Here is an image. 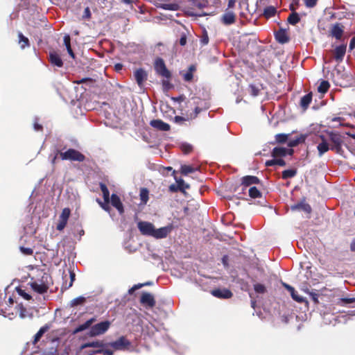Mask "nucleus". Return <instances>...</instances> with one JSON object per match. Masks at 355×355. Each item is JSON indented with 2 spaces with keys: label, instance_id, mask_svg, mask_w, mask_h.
<instances>
[{
  "label": "nucleus",
  "instance_id": "nucleus-1",
  "mask_svg": "<svg viewBox=\"0 0 355 355\" xmlns=\"http://www.w3.org/2000/svg\"><path fill=\"white\" fill-rule=\"evenodd\" d=\"M22 298V286L21 285L17 286L15 287V290L12 291V294L8 296V308L5 309V311L3 308V297L2 294L0 293V313H7L9 319L12 320L14 317V313L12 311V309L14 308L15 310V316L19 315L20 318H22V302L21 301Z\"/></svg>",
  "mask_w": 355,
  "mask_h": 355
},
{
  "label": "nucleus",
  "instance_id": "nucleus-41",
  "mask_svg": "<svg viewBox=\"0 0 355 355\" xmlns=\"http://www.w3.org/2000/svg\"><path fill=\"white\" fill-rule=\"evenodd\" d=\"M261 192L255 187H252L249 189V196L252 198L261 196Z\"/></svg>",
  "mask_w": 355,
  "mask_h": 355
},
{
  "label": "nucleus",
  "instance_id": "nucleus-24",
  "mask_svg": "<svg viewBox=\"0 0 355 355\" xmlns=\"http://www.w3.org/2000/svg\"><path fill=\"white\" fill-rule=\"evenodd\" d=\"M49 329L50 327L48 324H45L44 326L42 327L37 333L35 335L33 343H37L44 335V334L46 333Z\"/></svg>",
  "mask_w": 355,
  "mask_h": 355
},
{
  "label": "nucleus",
  "instance_id": "nucleus-48",
  "mask_svg": "<svg viewBox=\"0 0 355 355\" xmlns=\"http://www.w3.org/2000/svg\"><path fill=\"white\" fill-rule=\"evenodd\" d=\"M38 121H39V119L37 117H35L34 119V122H33V128L36 131H40V130H42V126L40 124H39Z\"/></svg>",
  "mask_w": 355,
  "mask_h": 355
},
{
  "label": "nucleus",
  "instance_id": "nucleus-9",
  "mask_svg": "<svg viewBox=\"0 0 355 355\" xmlns=\"http://www.w3.org/2000/svg\"><path fill=\"white\" fill-rule=\"evenodd\" d=\"M134 77L137 85L141 87L144 81L147 80L148 74L144 69L140 68L135 71Z\"/></svg>",
  "mask_w": 355,
  "mask_h": 355
},
{
  "label": "nucleus",
  "instance_id": "nucleus-25",
  "mask_svg": "<svg viewBox=\"0 0 355 355\" xmlns=\"http://www.w3.org/2000/svg\"><path fill=\"white\" fill-rule=\"evenodd\" d=\"M96 321V319L94 318H92L88 320H87L85 323L79 325L75 330V333H78V332H80V331H82L83 330H85L87 329H88L92 324L94 322Z\"/></svg>",
  "mask_w": 355,
  "mask_h": 355
},
{
  "label": "nucleus",
  "instance_id": "nucleus-19",
  "mask_svg": "<svg viewBox=\"0 0 355 355\" xmlns=\"http://www.w3.org/2000/svg\"><path fill=\"white\" fill-rule=\"evenodd\" d=\"M275 38L281 44L286 43L289 40L286 31L283 29H280L275 33Z\"/></svg>",
  "mask_w": 355,
  "mask_h": 355
},
{
  "label": "nucleus",
  "instance_id": "nucleus-15",
  "mask_svg": "<svg viewBox=\"0 0 355 355\" xmlns=\"http://www.w3.org/2000/svg\"><path fill=\"white\" fill-rule=\"evenodd\" d=\"M150 125L159 130L168 131L170 129V125L159 119H155L150 121Z\"/></svg>",
  "mask_w": 355,
  "mask_h": 355
},
{
  "label": "nucleus",
  "instance_id": "nucleus-30",
  "mask_svg": "<svg viewBox=\"0 0 355 355\" xmlns=\"http://www.w3.org/2000/svg\"><path fill=\"white\" fill-rule=\"evenodd\" d=\"M300 21L298 13L293 12L288 17V22L291 25H295Z\"/></svg>",
  "mask_w": 355,
  "mask_h": 355
},
{
  "label": "nucleus",
  "instance_id": "nucleus-26",
  "mask_svg": "<svg viewBox=\"0 0 355 355\" xmlns=\"http://www.w3.org/2000/svg\"><path fill=\"white\" fill-rule=\"evenodd\" d=\"M312 101L311 94L304 95L300 101V105L304 109H306Z\"/></svg>",
  "mask_w": 355,
  "mask_h": 355
},
{
  "label": "nucleus",
  "instance_id": "nucleus-17",
  "mask_svg": "<svg viewBox=\"0 0 355 355\" xmlns=\"http://www.w3.org/2000/svg\"><path fill=\"white\" fill-rule=\"evenodd\" d=\"M49 60L51 64L55 67H62L63 65V62L60 56L56 52L53 51L49 53Z\"/></svg>",
  "mask_w": 355,
  "mask_h": 355
},
{
  "label": "nucleus",
  "instance_id": "nucleus-35",
  "mask_svg": "<svg viewBox=\"0 0 355 355\" xmlns=\"http://www.w3.org/2000/svg\"><path fill=\"white\" fill-rule=\"evenodd\" d=\"M277 10L276 8L274 6H268L264 9L263 14L266 17L269 18L271 17L275 16Z\"/></svg>",
  "mask_w": 355,
  "mask_h": 355
},
{
  "label": "nucleus",
  "instance_id": "nucleus-11",
  "mask_svg": "<svg viewBox=\"0 0 355 355\" xmlns=\"http://www.w3.org/2000/svg\"><path fill=\"white\" fill-rule=\"evenodd\" d=\"M140 302L144 306L150 308L153 307L155 304L153 295L149 293H144L141 297Z\"/></svg>",
  "mask_w": 355,
  "mask_h": 355
},
{
  "label": "nucleus",
  "instance_id": "nucleus-22",
  "mask_svg": "<svg viewBox=\"0 0 355 355\" xmlns=\"http://www.w3.org/2000/svg\"><path fill=\"white\" fill-rule=\"evenodd\" d=\"M105 344L102 341H94L84 343L81 345L80 349H85L87 347H94L97 349L104 347Z\"/></svg>",
  "mask_w": 355,
  "mask_h": 355
},
{
  "label": "nucleus",
  "instance_id": "nucleus-52",
  "mask_svg": "<svg viewBox=\"0 0 355 355\" xmlns=\"http://www.w3.org/2000/svg\"><path fill=\"white\" fill-rule=\"evenodd\" d=\"M97 202H98V204L100 205V206L106 211H109L110 210V207L108 205V203H106L105 202L103 203L101 201H100L99 200H97Z\"/></svg>",
  "mask_w": 355,
  "mask_h": 355
},
{
  "label": "nucleus",
  "instance_id": "nucleus-7",
  "mask_svg": "<svg viewBox=\"0 0 355 355\" xmlns=\"http://www.w3.org/2000/svg\"><path fill=\"white\" fill-rule=\"evenodd\" d=\"M70 214L71 211L69 208H64L62 209V213L59 216L58 223L56 227L58 230L62 231L65 227Z\"/></svg>",
  "mask_w": 355,
  "mask_h": 355
},
{
  "label": "nucleus",
  "instance_id": "nucleus-6",
  "mask_svg": "<svg viewBox=\"0 0 355 355\" xmlns=\"http://www.w3.org/2000/svg\"><path fill=\"white\" fill-rule=\"evenodd\" d=\"M137 227L140 232L145 236H153L155 226L150 222L140 221L137 223Z\"/></svg>",
  "mask_w": 355,
  "mask_h": 355
},
{
  "label": "nucleus",
  "instance_id": "nucleus-59",
  "mask_svg": "<svg viewBox=\"0 0 355 355\" xmlns=\"http://www.w3.org/2000/svg\"><path fill=\"white\" fill-rule=\"evenodd\" d=\"M283 285L290 292V293H293V291H295L294 288L292 287L291 286H290L286 283H284Z\"/></svg>",
  "mask_w": 355,
  "mask_h": 355
},
{
  "label": "nucleus",
  "instance_id": "nucleus-10",
  "mask_svg": "<svg viewBox=\"0 0 355 355\" xmlns=\"http://www.w3.org/2000/svg\"><path fill=\"white\" fill-rule=\"evenodd\" d=\"M346 44H342L336 46L334 50V58L338 62H340L343 60L346 53Z\"/></svg>",
  "mask_w": 355,
  "mask_h": 355
},
{
  "label": "nucleus",
  "instance_id": "nucleus-23",
  "mask_svg": "<svg viewBox=\"0 0 355 355\" xmlns=\"http://www.w3.org/2000/svg\"><path fill=\"white\" fill-rule=\"evenodd\" d=\"M322 141L318 145V150L319 156L321 157L324 153L327 152L329 149V144L324 140V137H321Z\"/></svg>",
  "mask_w": 355,
  "mask_h": 355
},
{
  "label": "nucleus",
  "instance_id": "nucleus-46",
  "mask_svg": "<svg viewBox=\"0 0 355 355\" xmlns=\"http://www.w3.org/2000/svg\"><path fill=\"white\" fill-rule=\"evenodd\" d=\"M276 141L279 143H284L287 139V135L285 134H277L275 136Z\"/></svg>",
  "mask_w": 355,
  "mask_h": 355
},
{
  "label": "nucleus",
  "instance_id": "nucleus-28",
  "mask_svg": "<svg viewBox=\"0 0 355 355\" xmlns=\"http://www.w3.org/2000/svg\"><path fill=\"white\" fill-rule=\"evenodd\" d=\"M266 165L267 166H271L274 165H279L283 166L286 165V162L284 159L281 158H275L271 160L266 161Z\"/></svg>",
  "mask_w": 355,
  "mask_h": 355
},
{
  "label": "nucleus",
  "instance_id": "nucleus-31",
  "mask_svg": "<svg viewBox=\"0 0 355 355\" xmlns=\"http://www.w3.org/2000/svg\"><path fill=\"white\" fill-rule=\"evenodd\" d=\"M100 188H101V191L103 193V196L104 201L106 203H109V202H110V192H109L108 189L107 188L105 184H102V183L100 184Z\"/></svg>",
  "mask_w": 355,
  "mask_h": 355
},
{
  "label": "nucleus",
  "instance_id": "nucleus-45",
  "mask_svg": "<svg viewBox=\"0 0 355 355\" xmlns=\"http://www.w3.org/2000/svg\"><path fill=\"white\" fill-rule=\"evenodd\" d=\"M292 298L297 302H305V300L303 297L299 295L295 291L293 293H291Z\"/></svg>",
  "mask_w": 355,
  "mask_h": 355
},
{
  "label": "nucleus",
  "instance_id": "nucleus-61",
  "mask_svg": "<svg viewBox=\"0 0 355 355\" xmlns=\"http://www.w3.org/2000/svg\"><path fill=\"white\" fill-rule=\"evenodd\" d=\"M70 279L71 281L67 288H69L73 285V282L75 279V274L73 272H70Z\"/></svg>",
  "mask_w": 355,
  "mask_h": 355
},
{
  "label": "nucleus",
  "instance_id": "nucleus-50",
  "mask_svg": "<svg viewBox=\"0 0 355 355\" xmlns=\"http://www.w3.org/2000/svg\"><path fill=\"white\" fill-rule=\"evenodd\" d=\"M184 80L187 82H189L193 79V73L191 71H187L184 74Z\"/></svg>",
  "mask_w": 355,
  "mask_h": 355
},
{
  "label": "nucleus",
  "instance_id": "nucleus-43",
  "mask_svg": "<svg viewBox=\"0 0 355 355\" xmlns=\"http://www.w3.org/2000/svg\"><path fill=\"white\" fill-rule=\"evenodd\" d=\"M193 4L194 6L198 8H203L207 6V1L205 0H193Z\"/></svg>",
  "mask_w": 355,
  "mask_h": 355
},
{
  "label": "nucleus",
  "instance_id": "nucleus-29",
  "mask_svg": "<svg viewBox=\"0 0 355 355\" xmlns=\"http://www.w3.org/2000/svg\"><path fill=\"white\" fill-rule=\"evenodd\" d=\"M198 170V168H194L189 165H182L180 172L184 175H187L189 173H193Z\"/></svg>",
  "mask_w": 355,
  "mask_h": 355
},
{
  "label": "nucleus",
  "instance_id": "nucleus-2",
  "mask_svg": "<svg viewBox=\"0 0 355 355\" xmlns=\"http://www.w3.org/2000/svg\"><path fill=\"white\" fill-rule=\"evenodd\" d=\"M26 268L27 270H31V272L28 273V277L31 280L28 283L31 287L39 293H45L48 289V286L45 284L44 279H47L48 275L31 265ZM27 277L24 275V280Z\"/></svg>",
  "mask_w": 355,
  "mask_h": 355
},
{
  "label": "nucleus",
  "instance_id": "nucleus-32",
  "mask_svg": "<svg viewBox=\"0 0 355 355\" xmlns=\"http://www.w3.org/2000/svg\"><path fill=\"white\" fill-rule=\"evenodd\" d=\"M329 87L330 85L328 81L322 80L318 87V92L321 94H324L328 91Z\"/></svg>",
  "mask_w": 355,
  "mask_h": 355
},
{
  "label": "nucleus",
  "instance_id": "nucleus-57",
  "mask_svg": "<svg viewBox=\"0 0 355 355\" xmlns=\"http://www.w3.org/2000/svg\"><path fill=\"white\" fill-rule=\"evenodd\" d=\"M184 121H185V119L183 117L180 116H176L174 118V121L177 123H181L182 122H183Z\"/></svg>",
  "mask_w": 355,
  "mask_h": 355
},
{
  "label": "nucleus",
  "instance_id": "nucleus-58",
  "mask_svg": "<svg viewBox=\"0 0 355 355\" xmlns=\"http://www.w3.org/2000/svg\"><path fill=\"white\" fill-rule=\"evenodd\" d=\"M64 43L67 48L69 46V45H71L70 44V37L69 35H65L64 37Z\"/></svg>",
  "mask_w": 355,
  "mask_h": 355
},
{
  "label": "nucleus",
  "instance_id": "nucleus-39",
  "mask_svg": "<svg viewBox=\"0 0 355 355\" xmlns=\"http://www.w3.org/2000/svg\"><path fill=\"white\" fill-rule=\"evenodd\" d=\"M85 302V297H84L83 296H79L76 298L73 299L71 301L70 304H71V306H76L78 305L83 304Z\"/></svg>",
  "mask_w": 355,
  "mask_h": 355
},
{
  "label": "nucleus",
  "instance_id": "nucleus-49",
  "mask_svg": "<svg viewBox=\"0 0 355 355\" xmlns=\"http://www.w3.org/2000/svg\"><path fill=\"white\" fill-rule=\"evenodd\" d=\"M304 3L306 7L313 8L316 5L318 0H304Z\"/></svg>",
  "mask_w": 355,
  "mask_h": 355
},
{
  "label": "nucleus",
  "instance_id": "nucleus-37",
  "mask_svg": "<svg viewBox=\"0 0 355 355\" xmlns=\"http://www.w3.org/2000/svg\"><path fill=\"white\" fill-rule=\"evenodd\" d=\"M160 8L166 10H177L179 8V6L177 3H162L161 4Z\"/></svg>",
  "mask_w": 355,
  "mask_h": 355
},
{
  "label": "nucleus",
  "instance_id": "nucleus-51",
  "mask_svg": "<svg viewBox=\"0 0 355 355\" xmlns=\"http://www.w3.org/2000/svg\"><path fill=\"white\" fill-rule=\"evenodd\" d=\"M306 292L310 295V296L311 297V299L315 304L318 303V295L317 293H313V292H309V291H306Z\"/></svg>",
  "mask_w": 355,
  "mask_h": 355
},
{
  "label": "nucleus",
  "instance_id": "nucleus-27",
  "mask_svg": "<svg viewBox=\"0 0 355 355\" xmlns=\"http://www.w3.org/2000/svg\"><path fill=\"white\" fill-rule=\"evenodd\" d=\"M288 149L285 148L276 147L272 152V155L274 157L285 156L287 153Z\"/></svg>",
  "mask_w": 355,
  "mask_h": 355
},
{
  "label": "nucleus",
  "instance_id": "nucleus-44",
  "mask_svg": "<svg viewBox=\"0 0 355 355\" xmlns=\"http://www.w3.org/2000/svg\"><path fill=\"white\" fill-rule=\"evenodd\" d=\"M260 92V89L255 86L254 85H250L249 86V92L250 94L253 96H257L259 95V93Z\"/></svg>",
  "mask_w": 355,
  "mask_h": 355
},
{
  "label": "nucleus",
  "instance_id": "nucleus-53",
  "mask_svg": "<svg viewBox=\"0 0 355 355\" xmlns=\"http://www.w3.org/2000/svg\"><path fill=\"white\" fill-rule=\"evenodd\" d=\"M182 148L184 153H189L191 150L192 148L189 144H183Z\"/></svg>",
  "mask_w": 355,
  "mask_h": 355
},
{
  "label": "nucleus",
  "instance_id": "nucleus-60",
  "mask_svg": "<svg viewBox=\"0 0 355 355\" xmlns=\"http://www.w3.org/2000/svg\"><path fill=\"white\" fill-rule=\"evenodd\" d=\"M283 285L290 292V293H293V291H295L294 288L292 287L291 286H290L286 283H284Z\"/></svg>",
  "mask_w": 355,
  "mask_h": 355
},
{
  "label": "nucleus",
  "instance_id": "nucleus-34",
  "mask_svg": "<svg viewBox=\"0 0 355 355\" xmlns=\"http://www.w3.org/2000/svg\"><path fill=\"white\" fill-rule=\"evenodd\" d=\"M306 135H301L299 137L290 141L288 146L291 147L296 146L299 144L304 142L306 139Z\"/></svg>",
  "mask_w": 355,
  "mask_h": 355
},
{
  "label": "nucleus",
  "instance_id": "nucleus-33",
  "mask_svg": "<svg viewBox=\"0 0 355 355\" xmlns=\"http://www.w3.org/2000/svg\"><path fill=\"white\" fill-rule=\"evenodd\" d=\"M354 302V297H343L338 299L336 304L340 306H347V304L353 303Z\"/></svg>",
  "mask_w": 355,
  "mask_h": 355
},
{
  "label": "nucleus",
  "instance_id": "nucleus-14",
  "mask_svg": "<svg viewBox=\"0 0 355 355\" xmlns=\"http://www.w3.org/2000/svg\"><path fill=\"white\" fill-rule=\"evenodd\" d=\"M110 345L116 350L123 349L128 345H130V342L125 339L124 337H121L117 340L112 343Z\"/></svg>",
  "mask_w": 355,
  "mask_h": 355
},
{
  "label": "nucleus",
  "instance_id": "nucleus-62",
  "mask_svg": "<svg viewBox=\"0 0 355 355\" xmlns=\"http://www.w3.org/2000/svg\"><path fill=\"white\" fill-rule=\"evenodd\" d=\"M33 253V251L32 249L24 248V254L31 255Z\"/></svg>",
  "mask_w": 355,
  "mask_h": 355
},
{
  "label": "nucleus",
  "instance_id": "nucleus-13",
  "mask_svg": "<svg viewBox=\"0 0 355 355\" xmlns=\"http://www.w3.org/2000/svg\"><path fill=\"white\" fill-rule=\"evenodd\" d=\"M292 211L300 210L303 211L305 213L309 214L311 212V206L305 202V200H302L294 205H292L291 207Z\"/></svg>",
  "mask_w": 355,
  "mask_h": 355
},
{
  "label": "nucleus",
  "instance_id": "nucleus-55",
  "mask_svg": "<svg viewBox=\"0 0 355 355\" xmlns=\"http://www.w3.org/2000/svg\"><path fill=\"white\" fill-rule=\"evenodd\" d=\"M90 16H91V12H90L89 8L87 7L84 10V14L83 15V17L89 19L90 17Z\"/></svg>",
  "mask_w": 355,
  "mask_h": 355
},
{
  "label": "nucleus",
  "instance_id": "nucleus-63",
  "mask_svg": "<svg viewBox=\"0 0 355 355\" xmlns=\"http://www.w3.org/2000/svg\"><path fill=\"white\" fill-rule=\"evenodd\" d=\"M355 48V37H354L349 43V49L350 50H352Z\"/></svg>",
  "mask_w": 355,
  "mask_h": 355
},
{
  "label": "nucleus",
  "instance_id": "nucleus-47",
  "mask_svg": "<svg viewBox=\"0 0 355 355\" xmlns=\"http://www.w3.org/2000/svg\"><path fill=\"white\" fill-rule=\"evenodd\" d=\"M96 352H99L100 354H103V355H112L113 354V350L111 349H104L102 347L101 349H96Z\"/></svg>",
  "mask_w": 355,
  "mask_h": 355
},
{
  "label": "nucleus",
  "instance_id": "nucleus-36",
  "mask_svg": "<svg viewBox=\"0 0 355 355\" xmlns=\"http://www.w3.org/2000/svg\"><path fill=\"white\" fill-rule=\"evenodd\" d=\"M254 290L258 294H264L267 291L266 287L263 284L259 283L254 284Z\"/></svg>",
  "mask_w": 355,
  "mask_h": 355
},
{
  "label": "nucleus",
  "instance_id": "nucleus-5",
  "mask_svg": "<svg viewBox=\"0 0 355 355\" xmlns=\"http://www.w3.org/2000/svg\"><path fill=\"white\" fill-rule=\"evenodd\" d=\"M155 70L156 73L166 78H171V72L168 70L162 58H158L155 61L154 64Z\"/></svg>",
  "mask_w": 355,
  "mask_h": 355
},
{
  "label": "nucleus",
  "instance_id": "nucleus-16",
  "mask_svg": "<svg viewBox=\"0 0 355 355\" xmlns=\"http://www.w3.org/2000/svg\"><path fill=\"white\" fill-rule=\"evenodd\" d=\"M110 201L112 206L114 207L118 210L119 214H121L123 213V204L119 197L116 194H112L111 196Z\"/></svg>",
  "mask_w": 355,
  "mask_h": 355
},
{
  "label": "nucleus",
  "instance_id": "nucleus-54",
  "mask_svg": "<svg viewBox=\"0 0 355 355\" xmlns=\"http://www.w3.org/2000/svg\"><path fill=\"white\" fill-rule=\"evenodd\" d=\"M142 286H143V284H136L134 286H132L130 289H129L128 293L130 294H132L135 291H136L137 289L140 288Z\"/></svg>",
  "mask_w": 355,
  "mask_h": 355
},
{
  "label": "nucleus",
  "instance_id": "nucleus-56",
  "mask_svg": "<svg viewBox=\"0 0 355 355\" xmlns=\"http://www.w3.org/2000/svg\"><path fill=\"white\" fill-rule=\"evenodd\" d=\"M187 43V37L186 35L184 34L181 36L180 39V44L181 46H184Z\"/></svg>",
  "mask_w": 355,
  "mask_h": 355
},
{
  "label": "nucleus",
  "instance_id": "nucleus-40",
  "mask_svg": "<svg viewBox=\"0 0 355 355\" xmlns=\"http://www.w3.org/2000/svg\"><path fill=\"white\" fill-rule=\"evenodd\" d=\"M140 198L144 204H146L148 200V191L146 189H141L140 191Z\"/></svg>",
  "mask_w": 355,
  "mask_h": 355
},
{
  "label": "nucleus",
  "instance_id": "nucleus-18",
  "mask_svg": "<svg viewBox=\"0 0 355 355\" xmlns=\"http://www.w3.org/2000/svg\"><path fill=\"white\" fill-rule=\"evenodd\" d=\"M222 22L225 25H230L235 21V15L232 11L225 12L221 18Z\"/></svg>",
  "mask_w": 355,
  "mask_h": 355
},
{
  "label": "nucleus",
  "instance_id": "nucleus-64",
  "mask_svg": "<svg viewBox=\"0 0 355 355\" xmlns=\"http://www.w3.org/2000/svg\"><path fill=\"white\" fill-rule=\"evenodd\" d=\"M123 64H121V63H117L114 65V69L116 71H119L120 70H121L123 69Z\"/></svg>",
  "mask_w": 355,
  "mask_h": 355
},
{
  "label": "nucleus",
  "instance_id": "nucleus-8",
  "mask_svg": "<svg viewBox=\"0 0 355 355\" xmlns=\"http://www.w3.org/2000/svg\"><path fill=\"white\" fill-rule=\"evenodd\" d=\"M173 230V225H169L165 227H160L159 229H155L153 238L157 239H164Z\"/></svg>",
  "mask_w": 355,
  "mask_h": 355
},
{
  "label": "nucleus",
  "instance_id": "nucleus-20",
  "mask_svg": "<svg viewBox=\"0 0 355 355\" xmlns=\"http://www.w3.org/2000/svg\"><path fill=\"white\" fill-rule=\"evenodd\" d=\"M343 29L340 24H335L331 31V35L336 38L337 40H340L343 35Z\"/></svg>",
  "mask_w": 355,
  "mask_h": 355
},
{
  "label": "nucleus",
  "instance_id": "nucleus-38",
  "mask_svg": "<svg viewBox=\"0 0 355 355\" xmlns=\"http://www.w3.org/2000/svg\"><path fill=\"white\" fill-rule=\"evenodd\" d=\"M297 173L296 170L294 169H288L285 170L282 173V178L288 179L294 177Z\"/></svg>",
  "mask_w": 355,
  "mask_h": 355
},
{
  "label": "nucleus",
  "instance_id": "nucleus-4",
  "mask_svg": "<svg viewBox=\"0 0 355 355\" xmlns=\"http://www.w3.org/2000/svg\"><path fill=\"white\" fill-rule=\"evenodd\" d=\"M110 327V322L105 320L92 326L89 330L91 336H96L105 333Z\"/></svg>",
  "mask_w": 355,
  "mask_h": 355
},
{
  "label": "nucleus",
  "instance_id": "nucleus-21",
  "mask_svg": "<svg viewBox=\"0 0 355 355\" xmlns=\"http://www.w3.org/2000/svg\"><path fill=\"white\" fill-rule=\"evenodd\" d=\"M259 182V180L256 176L248 175V176L243 177L242 179V184L247 187H248L251 184H258Z\"/></svg>",
  "mask_w": 355,
  "mask_h": 355
},
{
  "label": "nucleus",
  "instance_id": "nucleus-12",
  "mask_svg": "<svg viewBox=\"0 0 355 355\" xmlns=\"http://www.w3.org/2000/svg\"><path fill=\"white\" fill-rule=\"evenodd\" d=\"M211 294L218 298L228 299L232 296V293L227 288H218L211 291Z\"/></svg>",
  "mask_w": 355,
  "mask_h": 355
},
{
  "label": "nucleus",
  "instance_id": "nucleus-3",
  "mask_svg": "<svg viewBox=\"0 0 355 355\" xmlns=\"http://www.w3.org/2000/svg\"><path fill=\"white\" fill-rule=\"evenodd\" d=\"M60 155L63 160L83 162L85 159V156L74 149H69L65 152L60 153Z\"/></svg>",
  "mask_w": 355,
  "mask_h": 355
},
{
  "label": "nucleus",
  "instance_id": "nucleus-42",
  "mask_svg": "<svg viewBox=\"0 0 355 355\" xmlns=\"http://www.w3.org/2000/svg\"><path fill=\"white\" fill-rule=\"evenodd\" d=\"M175 181L178 185V187L180 190H184L189 188V185L184 182V181L182 178H175Z\"/></svg>",
  "mask_w": 355,
  "mask_h": 355
}]
</instances>
